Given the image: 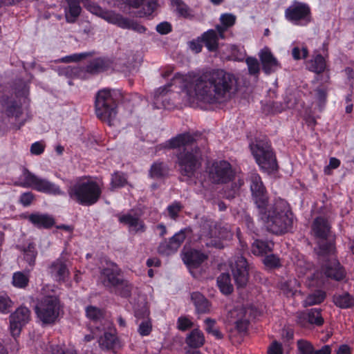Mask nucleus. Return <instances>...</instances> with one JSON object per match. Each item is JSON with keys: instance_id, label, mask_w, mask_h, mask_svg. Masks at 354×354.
Here are the masks:
<instances>
[{"instance_id": "f257e3e1", "label": "nucleus", "mask_w": 354, "mask_h": 354, "mask_svg": "<svg viewBox=\"0 0 354 354\" xmlns=\"http://www.w3.org/2000/svg\"><path fill=\"white\" fill-rule=\"evenodd\" d=\"M235 84L234 76L222 69L207 71L201 75L176 73L169 83L154 91L153 106L169 109L171 98L190 106L201 102L221 103L230 97Z\"/></svg>"}, {"instance_id": "f03ea898", "label": "nucleus", "mask_w": 354, "mask_h": 354, "mask_svg": "<svg viewBox=\"0 0 354 354\" xmlns=\"http://www.w3.org/2000/svg\"><path fill=\"white\" fill-rule=\"evenodd\" d=\"M259 217L268 231L274 234L289 232L293 225L294 215L288 202L281 198H275L258 209Z\"/></svg>"}, {"instance_id": "7ed1b4c3", "label": "nucleus", "mask_w": 354, "mask_h": 354, "mask_svg": "<svg viewBox=\"0 0 354 354\" xmlns=\"http://www.w3.org/2000/svg\"><path fill=\"white\" fill-rule=\"evenodd\" d=\"M68 194L80 205L90 206L97 203L102 189L97 182L85 176L77 180L71 187Z\"/></svg>"}, {"instance_id": "20e7f679", "label": "nucleus", "mask_w": 354, "mask_h": 354, "mask_svg": "<svg viewBox=\"0 0 354 354\" xmlns=\"http://www.w3.org/2000/svg\"><path fill=\"white\" fill-rule=\"evenodd\" d=\"M97 117L109 126L118 122V106L111 90H100L95 99Z\"/></svg>"}, {"instance_id": "39448f33", "label": "nucleus", "mask_w": 354, "mask_h": 354, "mask_svg": "<svg viewBox=\"0 0 354 354\" xmlns=\"http://www.w3.org/2000/svg\"><path fill=\"white\" fill-rule=\"evenodd\" d=\"M87 8L92 14L95 15L109 24L118 26L123 29H131L140 33L145 32L146 28L141 24L122 17L111 10H104L99 6L88 4Z\"/></svg>"}, {"instance_id": "423d86ee", "label": "nucleus", "mask_w": 354, "mask_h": 354, "mask_svg": "<svg viewBox=\"0 0 354 354\" xmlns=\"http://www.w3.org/2000/svg\"><path fill=\"white\" fill-rule=\"evenodd\" d=\"M19 180L24 187H32L38 192L53 196L64 195V192L58 185L35 175L26 168H23Z\"/></svg>"}, {"instance_id": "0eeeda50", "label": "nucleus", "mask_w": 354, "mask_h": 354, "mask_svg": "<svg viewBox=\"0 0 354 354\" xmlns=\"http://www.w3.org/2000/svg\"><path fill=\"white\" fill-rule=\"evenodd\" d=\"M59 301L55 296L44 297L35 308V313L42 324L55 322L59 314Z\"/></svg>"}, {"instance_id": "6e6552de", "label": "nucleus", "mask_w": 354, "mask_h": 354, "mask_svg": "<svg viewBox=\"0 0 354 354\" xmlns=\"http://www.w3.org/2000/svg\"><path fill=\"white\" fill-rule=\"evenodd\" d=\"M209 178L213 183L223 184L232 180L235 176L230 162L225 160L213 162L207 167Z\"/></svg>"}, {"instance_id": "1a4fd4ad", "label": "nucleus", "mask_w": 354, "mask_h": 354, "mask_svg": "<svg viewBox=\"0 0 354 354\" xmlns=\"http://www.w3.org/2000/svg\"><path fill=\"white\" fill-rule=\"evenodd\" d=\"M100 279L102 284L109 288L118 287L122 282L121 270L118 265L104 257L101 259Z\"/></svg>"}, {"instance_id": "9d476101", "label": "nucleus", "mask_w": 354, "mask_h": 354, "mask_svg": "<svg viewBox=\"0 0 354 354\" xmlns=\"http://www.w3.org/2000/svg\"><path fill=\"white\" fill-rule=\"evenodd\" d=\"M285 17L294 25L306 26L311 19L310 10L308 5L295 1L286 10Z\"/></svg>"}, {"instance_id": "9b49d317", "label": "nucleus", "mask_w": 354, "mask_h": 354, "mask_svg": "<svg viewBox=\"0 0 354 354\" xmlns=\"http://www.w3.org/2000/svg\"><path fill=\"white\" fill-rule=\"evenodd\" d=\"M108 3L122 7L123 4L129 8L138 10L140 17L151 15L158 8L157 0H106Z\"/></svg>"}, {"instance_id": "f8f14e48", "label": "nucleus", "mask_w": 354, "mask_h": 354, "mask_svg": "<svg viewBox=\"0 0 354 354\" xmlns=\"http://www.w3.org/2000/svg\"><path fill=\"white\" fill-rule=\"evenodd\" d=\"M249 179L250 181V190L252 198L259 209L268 203V196L266 189L260 176L257 173H251Z\"/></svg>"}, {"instance_id": "ddd939ff", "label": "nucleus", "mask_w": 354, "mask_h": 354, "mask_svg": "<svg viewBox=\"0 0 354 354\" xmlns=\"http://www.w3.org/2000/svg\"><path fill=\"white\" fill-rule=\"evenodd\" d=\"M30 318V311L25 306H20L10 315V330L11 335L16 338L21 333L22 328L28 324Z\"/></svg>"}, {"instance_id": "4468645a", "label": "nucleus", "mask_w": 354, "mask_h": 354, "mask_svg": "<svg viewBox=\"0 0 354 354\" xmlns=\"http://www.w3.org/2000/svg\"><path fill=\"white\" fill-rule=\"evenodd\" d=\"M230 268L237 287L245 286L248 279V262L245 258L243 256L234 257L230 262Z\"/></svg>"}, {"instance_id": "2eb2a0df", "label": "nucleus", "mask_w": 354, "mask_h": 354, "mask_svg": "<svg viewBox=\"0 0 354 354\" xmlns=\"http://www.w3.org/2000/svg\"><path fill=\"white\" fill-rule=\"evenodd\" d=\"M98 342L103 349H113L116 347L118 339L115 329L113 327L110 321H104V326H100Z\"/></svg>"}, {"instance_id": "dca6fc26", "label": "nucleus", "mask_w": 354, "mask_h": 354, "mask_svg": "<svg viewBox=\"0 0 354 354\" xmlns=\"http://www.w3.org/2000/svg\"><path fill=\"white\" fill-rule=\"evenodd\" d=\"M227 321L234 325L239 333H246L249 320L246 317V310L243 307H236L230 310L227 315Z\"/></svg>"}, {"instance_id": "f3484780", "label": "nucleus", "mask_w": 354, "mask_h": 354, "mask_svg": "<svg viewBox=\"0 0 354 354\" xmlns=\"http://www.w3.org/2000/svg\"><path fill=\"white\" fill-rule=\"evenodd\" d=\"M263 71L266 74L272 73L279 68L281 65L277 57L273 55L270 48L265 46L259 52Z\"/></svg>"}, {"instance_id": "a211bd4d", "label": "nucleus", "mask_w": 354, "mask_h": 354, "mask_svg": "<svg viewBox=\"0 0 354 354\" xmlns=\"http://www.w3.org/2000/svg\"><path fill=\"white\" fill-rule=\"evenodd\" d=\"M297 322L302 327H306L308 324L322 326L324 324V318L322 316L321 309L314 308L299 313L297 316Z\"/></svg>"}, {"instance_id": "6ab92c4d", "label": "nucleus", "mask_w": 354, "mask_h": 354, "mask_svg": "<svg viewBox=\"0 0 354 354\" xmlns=\"http://www.w3.org/2000/svg\"><path fill=\"white\" fill-rule=\"evenodd\" d=\"M48 269L51 276L58 282L66 281L70 274L66 260L62 255L53 261Z\"/></svg>"}, {"instance_id": "aec40b11", "label": "nucleus", "mask_w": 354, "mask_h": 354, "mask_svg": "<svg viewBox=\"0 0 354 354\" xmlns=\"http://www.w3.org/2000/svg\"><path fill=\"white\" fill-rule=\"evenodd\" d=\"M207 259V256L206 254L197 250H185L182 255L184 263L193 276H194L193 270L198 268Z\"/></svg>"}, {"instance_id": "412c9836", "label": "nucleus", "mask_w": 354, "mask_h": 354, "mask_svg": "<svg viewBox=\"0 0 354 354\" xmlns=\"http://www.w3.org/2000/svg\"><path fill=\"white\" fill-rule=\"evenodd\" d=\"M180 170L183 175L191 178L195 176L196 169L201 166L198 156H178Z\"/></svg>"}, {"instance_id": "4be33fe9", "label": "nucleus", "mask_w": 354, "mask_h": 354, "mask_svg": "<svg viewBox=\"0 0 354 354\" xmlns=\"http://www.w3.org/2000/svg\"><path fill=\"white\" fill-rule=\"evenodd\" d=\"M330 225L328 221L323 217L315 218L311 225V234L317 239L326 240L330 231Z\"/></svg>"}, {"instance_id": "5701e85b", "label": "nucleus", "mask_w": 354, "mask_h": 354, "mask_svg": "<svg viewBox=\"0 0 354 354\" xmlns=\"http://www.w3.org/2000/svg\"><path fill=\"white\" fill-rule=\"evenodd\" d=\"M80 1H82L86 8L91 12L86 7L88 4L95 5L94 3L89 2L88 0H67L68 8H65V18L67 22L74 23L81 12Z\"/></svg>"}, {"instance_id": "b1692460", "label": "nucleus", "mask_w": 354, "mask_h": 354, "mask_svg": "<svg viewBox=\"0 0 354 354\" xmlns=\"http://www.w3.org/2000/svg\"><path fill=\"white\" fill-rule=\"evenodd\" d=\"M216 227L215 226L213 227L212 223L211 224L205 223L201 226L200 239H203L205 237H209L211 239V240L207 241L205 243V245L207 247L212 246V247L221 249V248H223V244L221 241V238L223 239V236H221L218 238H216V237L214 238L213 234L216 233Z\"/></svg>"}, {"instance_id": "393cba45", "label": "nucleus", "mask_w": 354, "mask_h": 354, "mask_svg": "<svg viewBox=\"0 0 354 354\" xmlns=\"http://www.w3.org/2000/svg\"><path fill=\"white\" fill-rule=\"evenodd\" d=\"M120 223L129 226V231L137 232H144L146 230L145 225L138 216L130 214H125L119 216Z\"/></svg>"}, {"instance_id": "a878e982", "label": "nucleus", "mask_w": 354, "mask_h": 354, "mask_svg": "<svg viewBox=\"0 0 354 354\" xmlns=\"http://www.w3.org/2000/svg\"><path fill=\"white\" fill-rule=\"evenodd\" d=\"M28 220L38 228H50L55 224L53 217L48 214L35 212L30 214Z\"/></svg>"}, {"instance_id": "bb28decb", "label": "nucleus", "mask_w": 354, "mask_h": 354, "mask_svg": "<svg viewBox=\"0 0 354 354\" xmlns=\"http://www.w3.org/2000/svg\"><path fill=\"white\" fill-rule=\"evenodd\" d=\"M193 138L189 133H183L172 138L167 141L164 147L166 149H186L189 145H193Z\"/></svg>"}, {"instance_id": "cd10ccee", "label": "nucleus", "mask_w": 354, "mask_h": 354, "mask_svg": "<svg viewBox=\"0 0 354 354\" xmlns=\"http://www.w3.org/2000/svg\"><path fill=\"white\" fill-rule=\"evenodd\" d=\"M261 169L268 174L274 173L278 169L276 156H254Z\"/></svg>"}, {"instance_id": "c85d7f7f", "label": "nucleus", "mask_w": 354, "mask_h": 354, "mask_svg": "<svg viewBox=\"0 0 354 354\" xmlns=\"http://www.w3.org/2000/svg\"><path fill=\"white\" fill-rule=\"evenodd\" d=\"M86 316L91 322L93 323V326H104V321H109L104 319L103 311L95 306H88L86 308Z\"/></svg>"}, {"instance_id": "c756f323", "label": "nucleus", "mask_w": 354, "mask_h": 354, "mask_svg": "<svg viewBox=\"0 0 354 354\" xmlns=\"http://www.w3.org/2000/svg\"><path fill=\"white\" fill-rule=\"evenodd\" d=\"M191 299L195 306L196 312L198 314L207 313L210 310V303L198 292H192Z\"/></svg>"}, {"instance_id": "7c9ffc66", "label": "nucleus", "mask_w": 354, "mask_h": 354, "mask_svg": "<svg viewBox=\"0 0 354 354\" xmlns=\"http://www.w3.org/2000/svg\"><path fill=\"white\" fill-rule=\"evenodd\" d=\"M322 270L326 277L335 281H341L345 277V271L337 262L333 263V265L326 266Z\"/></svg>"}, {"instance_id": "2f4dec72", "label": "nucleus", "mask_w": 354, "mask_h": 354, "mask_svg": "<svg viewBox=\"0 0 354 354\" xmlns=\"http://www.w3.org/2000/svg\"><path fill=\"white\" fill-rule=\"evenodd\" d=\"M252 155H270L272 150L270 142L264 140H257L250 145Z\"/></svg>"}, {"instance_id": "473e14b6", "label": "nucleus", "mask_w": 354, "mask_h": 354, "mask_svg": "<svg viewBox=\"0 0 354 354\" xmlns=\"http://www.w3.org/2000/svg\"><path fill=\"white\" fill-rule=\"evenodd\" d=\"M273 242L255 239L251 246L252 254L257 256H263L270 252L273 248Z\"/></svg>"}, {"instance_id": "72a5a7b5", "label": "nucleus", "mask_w": 354, "mask_h": 354, "mask_svg": "<svg viewBox=\"0 0 354 354\" xmlns=\"http://www.w3.org/2000/svg\"><path fill=\"white\" fill-rule=\"evenodd\" d=\"M335 305L340 308H349L354 306V297L348 292L335 294L333 297Z\"/></svg>"}, {"instance_id": "f704fd0d", "label": "nucleus", "mask_w": 354, "mask_h": 354, "mask_svg": "<svg viewBox=\"0 0 354 354\" xmlns=\"http://www.w3.org/2000/svg\"><path fill=\"white\" fill-rule=\"evenodd\" d=\"M186 344L191 348H199L205 343L203 333L198 329H194L186 337Z\"/></svg>"}, {"instance_id": "c9c22d12", "label": "nucleus", "mask_w": 354, "mask_h": 354, "mask_svg": "<svg viewBox=\"0 0 354 354\" xmlns=\"http://www.w3.org/2000/svg\"><path fill=\"white\" fill-rule=\"evenodd\" d=\"M220 21L222 26H216V31L219 35V37L224 39V32L229 27L232 26L236 21L235 15L230 13L223 14L220 17Z\"/></svg>"}, {"instance_id": "e433bc0d", "label": "nucleus", "mask_w": 354, "mask_h": 354, "mask_svg": "<svg viewBox=\"0 0 354 354\" xmlns=\"http://www.w3.org/2000/svg\"><path fill=\"white\" fill-rule=\"evenodd\" d=\"M217 285L221 292L224 295H229L233 290L230 276L228 273H222L217 278Z\"/></svg>"}, {"instance_id": "4c0bfd02", "label": "nucleus", "mask_w": 354, "mask_h": 354, "mask_svg": "<svg viewBox=\"0 0 354 354\" xmlns=\"http://www.w3.org/2000/svg\"><path fill=\"white\" fill-rule=\"evenodd\" d=\"M218 35L214 30H209L203 35V40L205 46L210 51L216 50L218 48Z\"/></svg>"}, {"instance_id": "58836bf2", "label": "nucleus", "mask_w": 354, "mask_h": 354, "mask_svg": "<svg viewBox=\"0 0 354 354\" xmlns=\"http://www.w3.org/2000/svg\"><path fill=\"white\" fill-rule=\"evenodd\" d=\"M326 298V293L322 290H316L309 294L303 301V306H311L321 304Z\"/></svg>"}, {"instance_id": "ea45409f", "label": "nucleus", "mask_w": 354, "mask_h": 354, "mask_svg": "<svg viewBox=\"0 0 354 354\" xmlns=\"http://www.w3.org/2000/svg\"><path fill=\"white\" fill-rule=\"evenodd\" d=\"M30 270L26 272H15L12 275V283L18 288H25L29 282Z\"/></svg>"}, {"instance_id": "a19ab883", "label": "nucleus", "mask_w": 354, "mask_h": 354, "mask_svg": "<svg viewBox=\"0 0 354 354\" xmlns=\"http://www.w3.org/2000/svg\"><path fill=\"white\" fill-rule=\"evenodd\" d=\"M326 67L325 59L320 55H317L310 59L307 64V68L315 73H322Z\"/></svg>"}, {"instance_id": "79ce46f5", "label": "nucleus", "mask_w": 354, "mask_h": 354, "mask_svg": "<svg viewBox=\"0 0 354 354\" xmlns=\"http://www.w3.org/2000/svg\"><path fill=\"white\" fill-rule=\"evenodd\" d=\"M229 53L225 55V58L235 61H243L245 56V51L243 46L231 45L227 47Z\"/></svg>"}, {"instance_id": "37998d69", "label": "nucleus", "mask_w": 354, "mask_h": 354, "mask_svg": "<svg viewBox=\"0 0 354 354\" xmlns=\"http://www.w3.org/2000/svg\"><path fill=\"white\" fill-rule=\"evenodd\" d=\"M168 174V168L167 165L162 162H154L149 171V174L152 178H160L167 176Z\"/></svg>"}, {"instance_id": "c03bdc74", "label": "nucleus", "mask_w": 354, "mask_h": 354, "mask_svg": "<svg viewBox=\"0 0 354 354\" xmlns=\"http://www.w3.org/2000/svg\"><path fill=\"white\" fill-rule=\"evenodd\" d=\"M127 184V176L122 172H115L111 176V189L120 188Z\"/></svg>"}, {"instance_id": "a18cd8bd", "label": "nucleus", "mask_w": 354, "mask_h": 354, "mask_svg": "<svg viewBox=\"0 0 354 354\" xmlns=\"http://www.w3.org/2000/svg\"><path fill=\"white\" fill-rule=\"evenodd\" d=\"M170 2L171 6L180 16L186 18L192 16L189 8L181 0H170Z\"/></svg>"}, {"instance_id": "49530a36", "label": "nucleus", "mask_w": 354, "mask_h": 354, "mask_svg": "<svg viewBox=\"0 0 354 354\" xmlns=\"http://www.w3.org/2000/svg\"><path fill=\"white\" fill-rule=\"evenodd\" d=\"M134 316L136 319V322H138L140 320H144L147 318H149V311L147 308V304L144 301L138 304V305L133 307Z\"/></svg>"}, {"instance_id": "de8ad7c7", "label": "nucleus", "mask_w": 354, "mask_h": 354, "mask_svg": "<svg viewBox=\"0 0 354 354\" xmlns=\"http://www.w3.org/2000/svg\"><path fill=\"white\" fill-rule=\"evenodd\" d=\"M292 56L295 60L305 59L308 55V50L306 46L297 45L295 42L292 43Z\"/></svg>"}, {"instance_id": "09e8293b", "label": "nucleus", "mask_w": 354, "mask_h": 354, "mask_svg": "<svg viewBox=\"0 0 354 354\" xmlns=\"http://www.w3.org/2000/svg\"><path fill=\"white\" fill-rule=\"evenodd\" d=\"M297 354H314V347L313 344L305 339L297 341Z\"/></svg>"}, {"instance_id": "8fccbe9b", "label": "nucleus", "mask_w": 354, "mask_h": 354, "mask_svg": "<svg viewBox=\"0 0 354 354\" xmlns=\"http://www.w3.org/2000/svg\"><path fill=\"white\" fill-rule=\"evenodd\" d=\"M12 301L9 296L4 292H0V313L7 314L12 306Z\"/></svg>"}, {"instance_id": "3c124183", "label": "nucleus", "mask_w": 354, "mask_h": 354, "mask_svg": "<svg viewBox=\"0 0 354 354\" xmlns=\"http://www.w3.org/2000/svg\"><path fill=\"white\" fill-rule=\"evenodd\" d=\"M152 330V324L150 318L140 320L138 324V333L142 337L148 336Z\"/></svg>"}, {"instance_id": "603ef678", "label": "nucleus", "mask_w": 354, "mask_h": 354, "mask_svg": "<svg viewBox=\"0 0 354 354\" xmlns=\"http://www.w3.org/2000/svg\"><path fill=\"white\" fill-rule=\"evenodd\" d=\"M173 247L172 242H171L169 239L168 241L165 240L160 243L158 248V252L160 254L168 256L177 251L176 249H174Z\"/></svg>"}, {"instance_id": "864d4df0", "label": "nucleus", "mask_w": 354, "mask_h": 354, "mask_svg": "<svg viewBox=\"0 0 354 354\" xmlns=\"http://www.w3.org/2000/svg\"><path fill=\"white\" fill-rule=\"evenodd\" d=\"M187 231V228L182 229L169 239L171 242H172L174 249H176V250H178V249L180 248V245L186 238Z\"/></svg>"}, {"instance_id": "5fc2aeb1", "label": "nucleus", "mask_w": 354, "mask_h": 354, "mask_svg": "<svg viewBox=\"0 0 354 354\" xmlns=\"http://www.w3.org/2000/svg\"><path fill=\"white\" fill-rule=\"evenodd\" d=\"M248 71L250 75H257L260 71L259 63L257 58L249 57L245 59Z\"/></svg>"}, {"instance_id": "6e6d98bb", "label": "nucleus", "mask_w": 354, "mask_h": 354, "mask_svg": "<svg viewBox=\"0 0 354 354\" xmlns=\"http://www.w3.org/2000/svg\"><path fill=\"white\" fill-rule=\"evenodd\" d=\"M104 66V60L98 58L91 62V64L87 66V71L90 73H95L103 71Z\"/></svg>"}, {"instance_id": "4d7b16f0", "label": "nucleus", "mask_w": 354, "mask_h": 354, "mask_svg": "<svg viewBox=\"0 0 354 354\" xmlns=\"http://www.w3.org/2000/svg\"><path fill=\"white\" fill-rule=\"evenodd\" d=\"M182 209V205L180 202L174 201L169 205H168L167 209L169 216L171 218L176 220L178 216V213Z\"/></svg>"}, {"instance_id": "13d9d810", "label": "nucleus", "mask_w": 354, "mask_h": 354, "mask_svg": "<svg viewBox=\"0 0 354 354\" xmlns=\"http://www.w3.org/2000/svg\"><path fill=\"white\" fill-rule=\"evenodd\" d=\"M264 265L269 268H274L280 266V259L274 254H270L263 259Z\"/></svg>"}, {"instance_id": "bf43d9fd", "label": "nucleus", "mask_w": 354, "mask_h": 354, "mask_svg": "<svg viewBox=\"0 0 354 354\" xmlns=\"http://www.w3.org/2000/svg\"><path fill=\"white\" fill-rule=\"evenodd\" d=\"M24 260L28 263L30 267H32L35 263V259L37 256V252L34 248H28L24 251Z\"/></svg>"}, {"instance_id": "052dcab7", "label": "nucleus", "mask_w": 354, "mask_h": 354, "mask_svg": "<svg viewBox=\"0 0 354 354\" xmlns=\"http://www.w3.org/2000/svg\"><path fill=\"white\" fill-rule=\"evenodd\" d=\"M193 325L192 322L187 317H179L177 320V328L179 330L185 331Z\"/></svg>"}, {"instance_id": "680f3d73", "label": "nucleus", "mask_w": 354, "mask_h": 354, "mask_svg": "<svg viewBox=\"0 0 354 354\" xmlns=\"http://www.w3.org/2000/svg\"><path fill=\"white\" fill-rule=\"evenodd\" d=\"M35 198L34 194L30 192H24L21 194L19 203L24 207H28L31 205Z\"/></svg>"}, {"instance_id": "e2e57ef3", "label": "nucleus", "mask_w": 354, "mask_h": 354, "mask_svg": "<svg viewBox=\"0 0 354 354\" xmlns=\"http://www.w3.org/2000/svg\"><path fill=\"white\" fill-rule=\"evenodd\" d=\"M119 287H121V290L120 291V295L123 297H128L131 295V285L129 283V281H125L122 279V282L119 285Z\"/></svg>"}, {"instance_id": "0e129e2a", "label": "nucleus", "mask_w": 354, "mask_h": 354, "mask_svg": "<svg viewBox=\"0 0 354 354\" xmlns=\"http://www.w3.org/2000/svg\"><path fill=\"white\" fill-rule=\"evenodd\" d=\"M45 145L42 141H37L32 144L30 152L35 155L41 154L44 151Z\"/></svg>"}, {"instance_id": "69168bd1", "label": "nucleus", "mask_w": 354, "mask_h": 354, "mask_svg": "<svg viewBox=\"0 0 354 354\" xmlns=\"http://www.w3.org/2000/svg\"><path fill=\"white\" fill-rule=\"evenodd\" d=\"M268 354H283L282 344L277 341L273 342L268 347Z\"/></svg>"}, {"instance_id": "338daca9", "label": "nucleus", "mask_w": 354, "mask_h": 354, "mask_svg": "<svg viewBox=\"0 0 354 354\" xmlns=\"http://www.w3.org/2000/svg\"><path fill=\"white\" fill-rule=\"evenodd\" d=\"M243 221L249 232L252 234L257 235V230L254 227V223L252 217L248 214H245L243 217Z\"/></svg>"}, {"instance_id": "774afa93", "label": "nucleus", "mask_w": 354, "mask_h": 354, "mask_svg": "<svg viewBox=\"0 0 354 354\" xmlns=\"http://www.w3.org/2000/svg\"><path fill=\"white\" fill-rule=\"evenodd\" d=\"M156 30L162 35L167 34L171 32V26L168 22H162L157 25Z\"/></svg>"}]
</instances>
